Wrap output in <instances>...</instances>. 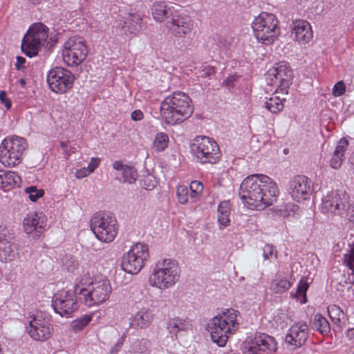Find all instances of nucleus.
<instances>
[{"label": "nucleus", "mask_w": 354, "mask_h": 354, "mask_svg": "<svg viewBox=\"0 0 354 354\" xmlns=\"http://www.w3.org/2000/svg\"><path fill=\"white\" fill-rule=\"evenodd\" d=\"M214 41L218 47L222 50H228L232 46V39L225 36L217 35Z\"/></svg>", "instance_id": "nucleus-42"}, {"label": "nucleus", "mask_w": 354, "mask_h": 354, "mask_svg": "<svg viewBox=\"0 0 354 354\" xmlns=\"http://www.w3.org/2000/svg\"><path fill=\"white\" fill-rule=\"evenodd\" d=\"M28 322L27 331L32 339L44 342L51 337L53 326L50 319L42 312L38 311L29 315Z\"/></svg>", "instance_id": "nucleus-13"}, {"label": "nucleus", "mask_w": 354, "mask_h": 354, "mask_svg": "<svg viewBox=\"0 0 354 354\" xmlns=\"http://www.w3.org/2000/svg\"><path fill=\"white\" fill-rule=\"evenodd\" d=\"M346 336L349 341L354 342V327L347 330Z\"/></svg>", "instance_id": "nucleus-56"}, {"label": "nucleus", "mask_w": 354, "mask_h": 354, "mask_svg": "<svg viewBox=\"0 0 354 354\" xmlns=\"http://www.w3.org/2000/svg\"><path fill=\"white\" fill-rule=\"evenodd\" d=\"M190 152L201 164H215L221 157L216 142L207 136H197L190 144Z\"/></svg>", "instance_id": "nucleus-6"}, {"label": "nucleus", "mask_w": 354, "mask_h": 354, "mask_svg": "<svg viewBox=\"0 0 354 354\" xmlns=\"http://www.w3.org/2000/svg\"><path fill=\"white\" fill-rule=\"evenodd\" d=\"M48 37V28L42 23L32 24L24 35L21 41V50L28 57L37 55L40 48L44 45Z\"/></svg>", "instance_id": "nucleus-9"}, {"label": "nucleus", "mask_w": 354, "mask_h": 354, "mask_svg": "<svg viewBox=\"0 0 354 354\" xmlns=\"http://www.w3.org/2000/svg\"><path fill=\"white\" fill-rule=\"evenodd\" d=\"M292 71L286 62H279L270 68L266 73V80L270 84H276L281 94H288L292 82Z\"/></svg>", "instance_id": "nucleus-17"}, {"label": "nucleus", "mask_w": 354, "mask_h": 354, "mask_svg": "<svg viewBox=\"0 0 354 354\" xmlns=\"http://www.w3.org/2000/svg\"><path fill=\"white\" fill-rule=\"evenodd\" d=\"M117 221L107 214H95L91 219V228L101 241L109 243L117 234Z\"/></svg>", "instance_id": "nucleus-12"}, {"label": "nucleus", "mask_w": 354, "mask_h": 354, "mask_svg": "<svg viewBox=\"0 0 354 354\" xmlns=\"http://www.w3.org/2000/svg\"><path fill=\"white\" fill-rule=\"evenodd\" d=\"M344 217H346L348 221L352 224L354 227V205H351L349 208L346 210Z\"/></svg>", "instance_id": "nucleus-50"}, {"label": "nucleus", "mask_w": 354, "mask_h": 354, "mask_svg": "<svg viewBox=\"0 0 354 354\" xmlns=\"http://www.w3.org/2000/svg\"><path fill=\"white\" fill-rule=\"evenodd\" d=\"M328 315L335 323L340 322L344 317L343 310L337 306L333 305L328 308Z\"/></svg>", "instance_id": "nucleus-40"}, {"label": "nucleus", "mask_w": 354, "mask_h": 354, "mask_svg": "<svg viewBox=\"0 0 354 354\" xmlns=\"http://www.w3.org/2000/svg\"><path fill=\"white\" fill-rule=\"evenodd\" d=\"M252 28L256 39L266 45L272 44L280 35L277 18L266 12H261L254 18Z\"/></svg>", "instance_id": "nucleus-5"}, {"label": "nucleus", "mask_w": 354, "mask_h": 354, "mask_svg": "<svg viewBox=\"0 0 354 354\" xmlns=\"http://www.w3.org/2000/svg\"><path fill=\"white\" fill-rule=\"evenodd\" d=\"M87 53V47L82 38L71 37L64 44L63 60L68 66H77L86 59Z\"/></svg>", "instance_id": "nucleus-14"}, {"label": "nucleus", "mask_w": 354, "mask_h": 354, "mask_svg": "<svg viewBox=\"0 0 354 354\" xmlns=\"http://www.w3.org/2000/svg\"><path fill=\"white\" fill-rule=\"evenodd\" d=\"M348 141L345 138H342L338 142L330 161V167L333 169H337L341 167L342 164V157L348 149Z\"/></svg>", "instance_id": "nucleus-30"}, {"label": "nucleus", "mask_w": 354, "mask_h": 354, "mask_svg": "<svg viewBox=\"0 0 354 354\" xmlns=\"http://www.w3.org/2000/svg\"><path fill=\"white\" fill-rule=\"evenodd\" d=\"M281 93L279 88H277L274 93L266 99L265 101V107L272 113H277L281 111L284 107V99L280 98L277 94Z\"/></svg>", "instance_id": "nucleus-33"}, {"label": "nucleus", "mask_w": 354, "mask_h": 354, "mask_svg": "<svg viewBox=\"0 0 354 354\" xmlns=\"http://www.w3.org/2000/svg\"><path fill=\"white\" fill-rule=\"evenodd\" d=\"M74 75L68 69L63 67H54L47 75V82L52 91L56 93H65L73 85Z\"/></svg>", "instance_id": "nucleus-15"}, {"label": "nucleus", "mask_w": 354, "mask_h": 354, "mask_svg": "<svg viewBox=\"0 0 354 354\" xmlns=\"http://www.w3.org/2000/svg\"><path fill=\"white\" fill-rule=\"evenodd\" d=\"M190 326L189 321L187 319L174 317L167 322L169 332L173 335H176L180 331L187 330Z\"/></svg>", "instance_id": "nucleus-34"}, {"label": "nucleus", "mask_w": 354, "mask_h": 354, "mask_svg": "<svg viewBox=\"0 0 354 354\" xmlns=\"http://www.w3.org/2000/svg\"><path fill=\"white\" fill-rule=\"evenodd\" d=\"M27 143L21 137H8L0 145V162L6 167H14L20 163L26 149Z\"/></svg>", "instance_id": "nucleus-7"}, {"label": "nucleus", "mask_w": 354, "mask_h": 354, "mask_svg": "<svg viewBox=\"0 0 354 354\" xmlns=\"http://www.w3.org/2000/svg\"><path fill=\"white\" fill-rule=\"evenodd\" d=\"M26 59L21 56L17 57V62L15 64V68L18 71H24L26 68L25 66Z\"/></svg>", "instance_id": "nucleus-51"}, {"label": "nucleus", "mask_w": 354, "mask_h": 354, "mask_svg": "<svg viewBox=\"0 0 354 354\" xmlns=\"http://www.w3.org/2000/svg\"><path fill=\"white\" fill-rule=\"evenodd\" d=\"M93 283L94 282L92 281V279L88 273L84 274L79 279L78 283L75 285L74 290L76 294H77V287H79L80 289L82 288H86L91 286Z\"/></svg>", "instance_id": "nucleus-45"}, {"label": "nucleus", "mask_w": 354, "mask_h": 354, "mask_svg": "<svg viewBox=\"0 0 354 354\" xmlns=\"http://www.w3.org/2000/svg\"><path fill=\"white\" fill-rule=\"evenodd\" d=\"M313 327L322 335H326L330 331V326L328 320L320 314L315 315Z\"/></svg>", "instance_id": "nucleus-36"}, {"label": "nucleus", "mask_w": 354, "mask_h": 354, "mask_svg": "<svg viewBox=\"0 0 354 354\" xmlns=\"http://www.w3.org/2000/svg\"><path fill=\"white\" fill-rule=\"evenodd\" d=\"M200 77L203 78L211 77L215 74V68L212 66H205L203 69L200 71Z\"/></svg>", "instance_id": "nucleus-49"}, {"label": "nucleus", "mask_w": 354, "mask_h": 354, "mask_svg": "<svg viewBox=\"0 0 354 354\" xmlns=\"http://www.w3.org/2000/svg\"><path fill=\"white\" fill-rule=\"evenodd\" d=\"M263 256L265 260L272 261L277 259V252L273 245L266 244L263 248Z\"/></svg>", "instance_id": "nucleus-44"}, {"label": "nucleus", "mask_w": 354, "mask_h": 354, "mask_svg": "<svg viewBox=\"0 0 354 354\" xmlns=\"http://www.w3.org/2000/svg\"><path fill=\"white\" fill-rule=\"evenodd\" d=\"M78 295L75 290H60L52 299V306L55 312L62 317H70L78 308Z\"/></svg>", "instance_id": "nucleus-16"}, {"label": "nucleus", "mask_w": 354, "mask_h": 354, "mask_svg": "<svg viewBox=\"0 0 354 354\" xmlns=\"http://www.w3.org/2000/svg\"><path fill=\"white\" fill-rule=\"evenodd\" d=\"M230 213L231 207L229 201H223L219 203L218 207V222L220 225V229L230 225Z\"/></svg>", "instance_id": "nucleus-32"}, {"label": "nucleus", "mask_w": 354, "mask_h": 354, "mask_svg": "<svg viewBox=\"0 0 354 354\" xmlns=\"http://www.w3.org/2000/svg\"><path fill=\"white\" fill-rule=\"evenodd\" d=\"M308 288V283L306 281L301 280L297 288V291L295 297L300 299L301 304H305L307 301L306 291Z\"/></svg>", "instance_id": "nucleus-39"}, {"label": "nucleus", "mask_w": 354, "mask_h": 354, "mask_svg": "<svg viewBox=\"0 0 354 354\" xmlns=\"http://www.w3.org/2000/svg\"><path fill=\"white\" fill-rule=\"evenodd\" d=\"M111 287L107 280L95 281L86 288L77 287L78 300L88 307L97 306L109 299Z\"/></svg>", "instance_id": "nucleus-8"}, {"label": "nucleus", "mask_w": 354, "mask_h": 354, "mask_svg": "<svg viewBox=\"0 0 354 354\" xmlns=\"http://www.w3.org/2000/svg\"><path fill=\"white\" fill-rule=\"evenodd\" d=\"M169 137L163 132L158 133L154 138L153 143V149L156 152L163 151L168 146Z\"/></svg>", "instance_id": "nucleus-37"}, {"label": "nucleus", "mask_w": 354, "mask_h": 354, "mask_svg": "<svg viewBox=\"0 0 354 354\" xmlns=\"http://www.w3.org/2000/svg\"><path fill=\"white\" fill-rule=\"evenodd\" d=\"M113 167L122 174V179H118L120 182L129 184L136 182L138 178V174L133 167L124 165L122 162L117 160L113 162Z\"/></svg>", "instance_id": "nucleus-28"}, {"label": "nucleus", "mask_w": 354, "mask_h": 354, "mask_svg": "<svg viewBox=\"0 0 354 354\" xmlns=\"http://www.w3.org/2000/svg\"><path fill=\"white\" fill-rule=\"evenodd\" d=\"M188 189H189V192L192 194L191 198L198 201L203 190V183L198 180H194L190 183Z\"/></svg>", "instance_id": "nucleus-41"}, {"label": "nucleus", "mask_w": 354, "mask_h": 354, "mask_svg": "<svg viewBox=\"0 0 354 354\" xmlns=\"http://www.w3.org/2000/svg\"><path fill=\"white\" fill-rule=\"evenodd\" d=\"M90 174L87 168H82L76 171L75 176L77 178L80 179L87 176Z\"/></svg>", "instance_id": "nucleus-54"}, {"label": "nucleus", "mask_w": 354, "mask_h": 354, "mask_svg": "<svg viewBox=\"0 0 354 354\" xmlns=\"http://www.w3.org/2000/svg\"><path fill=\"white\" fill-rule=\"evenodd\" d=\"M239 195L248 209L263 210L277 201L279 189L276 183L269 176L257 174L243 179Z\"/></svg>", "instance_id": "nucleus-1"}, {"label": "nucleus", "mask_w": 354, "mask_h": 354, "mask_svg": "<svg viewBox=\"0 0 354 354\" xmlns=\"http://www.w3.org/2000/svg\"><path fill=\"white\" fill-rule=\"evenodd\" d=\"M68 142H61L60 145L62 148H65L67 147Z\"/></svg>", "instance_id": "nucleus-59"}, {"label": "nucleus", "mask_w": 354, "mask_h": 354, "mask_svg": "<svg viewBox=\"0 0 354 354\" xmlns=\"http://www.w3.org/2000/svg\"><path fill=\"white\" fill-rule=\"evenodd\" d=\"M182 7L176 3H167L165 1H156L153 3L151 10L153 19L162 22L167 18H173L176 13L179 12Z\"/></svg>", "instance_id": "nucleus-22"}, {"label": "nucleus", "mask_w": 354, "mask_h": 354, "mask_svg": "<svg viewBox=\"0 0 354 354\" xmlns=\"http://www.w3.org/2000/svg\"><path fill=\"white\" fill-rule=\"evenodd\" d=\"M308 337V327L306 322L295 323L288 329L286 335V342L292 348H297L303 346Z\"/></svg>", "instance_id": "nucleus-21"}, {"label": "nucleus", "mask_w": 354, "mask_h": 354, "mask_svg": "<svg viewBox=\"0 0 354 354\" xmlns=\"http://www.w3.org/2000/svg\"><path fill=\"white\" fill-rule=\"evenodd\" d=\"M239 312L234 309H227L219 316L213 317L208 328L212 341L219 346L226 344L229 335L234 333L239 328L236 317Z\"/></svg>", "instance_id": "nucleus-4"}, {"label": "nucleus", "mask_w": 354, "mask_h": 354, "mask_svg": "<svg viewBox=\"0 0 354 354\" xmlns=\"http://www.w3.org/2000/svg\"><path fill=\"white\" fill-rule=\"evenodd\" d=\"M350 197L344 191H331L322 198L321 205L324 214L337 215L344 217L350 207Z\"/></svg>", "instance_id": "nucleus-11"}, {"label": "nucleus", "mask_w": 354, "mask_h": 354, "mask_svg": "<svg viewBox=\"0 0 354 354\" xmlns=\"http://www.w3.org/2000/svg\"><path fill=\"white\" fill-rule=\"evenodd\" d=\"M19 84H21V86L22 87H24V86H25V85H26V80H25L24 79H23V78L20 79V80H19Z\"/></svg>", "instance_id": "nucleus-58"}, {"label": "nucleus", "mask_w": 354, "mask_h": 354, "mask_svg": "<svg viewBox=\"0 0 354 354\" xmlns=\"http://www.w3.org/2000/svg\"><path fill=\"white\" fill-rule=\"evenodd\" d=\"M149 257L147 245L137 243L124 253L122 258L121 267L129 274H138L144 267Z\"/></svg>", "instance_id": "nucleus-10"}, {"label": "nucleus", "mask_w": 354, "mask_h": 354, "mask_svg": "<svg viewBox=\"0 0 354 354\" xmlns=\"http://www.w3.org/2000/svg\"><path fill=\"white\" fill-rule=\"evenodd\" d=\"M0 100L1 103L5 105L7 109H9L11 107V101L7 98L6 91H0Z\"/></svg>", "instance_id": "nucleus-52"}, {"label": "nucleus", "mask_w": 354, "mask_h": 354, "mask_svg": "<svg viewBox=\"0 0 354 354\" xmlns=\"http://www.w3.org/2000/svg\"><path fill=\"white\" fill-rule=\"evenodd\" d=\"M291 35L300 44L308 43L313 38V31L310 24L305 20L293 21Z\"/></svg>", "instance_id": "nucleus-24"}, {"label": "nucleus", "mask_w": 354, "mask_h": 354, "mask_svg": "<svg viewBox=\"0 0 354 354\" xmlns=\"http://www.w3.org/2000/svg\"><path fill=\"white\" fill-rule=\"evenodd\" d=\"M352 354H354V352Z\"/></svg>", "instance_id": "nucleus-60"}, {"label": "nucleus", "mask_w": 354, "mask_h": 354, "mask_svg": "<svg viewBox=\"0 0 354 354\" xmlns=\"http://www.w3.org/2000/svg\"><path fill=\"white\" fill-rule=\"evenodd\" d=\"M91 320V315H84L83 317L76 319L72 322V328L75 330H82Z\"/></svg>", "instance_id": "nucleus-43"}, {"label": "nucleus", "mask_w": 354, "mask_h": 354, "mask_svg": "<svg viewBox=\"0 0 354 354\" xmlns=\"http://www.w3.org/2000/svg\"><path fill=\"white\" fill-rule=\"evenodd\" d=\"M100 160L98 158H92L87 169L90 173L94 171V170L99 166Z\"/></svg>", "instance_id": "nucleus-53"}, {"label": "nucleus", "mask_w": 354, "mask_h": 354, "mask_svg": "<svg viewBox=\"0 0 354 354\" xmlns=\"http://www.w3.org/2000/svg\"><path fill=\"white\" fill-rule=\"evenodd\" d=\"M23 226L27 234L39 237L46 230V218L42 212H30L23 220Z\"/></svg>", "instance_id": "nucleus-20"}, {"label": "nucleus", "mask_w": 354, "mask_h": 354, "mask_svg": "<svg viewBox=\"0 0 354 354\" xmlns=\"http://www.w3.org/2000/svg\"><path fill=\"white\" fill-rule=\"evenodd\" d=\"M156 185L152 183L151 185H147L146 184V180H145V183H144V187L146 189H152L155 187Z\"/></svg>", "instance_id": "nucleus-57"}, {"label": "nucleus", "mask_w": 354, "mask_h": 354, "mask_svg": "<svg viewBox=\"0 0 354 354\" xmlns=\"http://www.w3.org/2000/svg\"><path fill=\"white\" fill-rule=\"evenodd\" d=\"M193 23L189 16L175 14L171 21L170 29L176 37H183L191 34Z\"/></svg>", "instance_id": "nucleus-23"}, {"label": "nucleus", "mask_w": 354, "mask_h": 354, "mask_svg": "<svg viewBox=\"0 0 354 354\" xmlns=\"http://www.w3.org/2000/svg\"><path fill=\"white\" fill-rule=\"evenodd\" d=\"M344 260L346 265L352 271L348 279L351 283L354 284V243L351 245L349 252L344 254Z\"/></svg>", "instance_id": "nucleus-38"}, {"label": "nucleus", "mask_w": 354, "mask_h": 354, "mask_svg": "<svg viewBox=\"0 0 354 354\" xmlns=\"http://www.w3.org/2000/svg\"><path fill=\"white\" fill-rule=\"evenodd\" d=\"M20 182L21 178L15 172L0 170V188L9 189Z\"/></svg>", "instance_id": "nucleus-31"}, {"label": "nucleus", "mask_w": 354, "mask_h": 354, "mask_svg": "<svg viewBox=\"0 0 354 354\" xmlns=\"http://www.w3.org/2000/svg\"><path fill=\"white\" fill-rule=\"evenodd\" d=\"M26 192L29 194L30 201L35 202L37 199L41 198L44 194L43 189H37L35 187L31 186L26 189Z\"/></svg>", "instance_id": "nucleus-46"}, {"label": "nucleus", "mask_w": 354, "mask_h": 354, "mask_svg": "<svg viewBox=\"0 0 354 354\" xmlns=\"http://www.w3.org/2000/svg\"><path fill=\"white\" fill-rule=\"evenodd\" d=\"M293 281L289 279L285 274L278 272L272 279L269 288L274 294H282L288 291L292 286Z\"/></svg>", "instance_id": "nucleus-26"}, {"label": "nucleus", "mask_w": 354, "mask_h": 354, "mask_svg": "<svg viewBox=\"0 0 354 354\" xmlns=\"http://www.w3.org/2000/svg\"><path fill=\"white\" fill-rule=\"evenodd\" d=\"M189 97L183 92H174L160 104V113L165 122L174 125L185 121L193 113Z\"/></svg>", "instance_id": "nucleus-2"}, {"label": "nucleus", "mask_w": 354, "mask_h": 354, "mask_svg": "<svg viewBox=\"0 0 354 354\" xmlns=\"http://www.w3.org/2000/svg\"><path fill=\"white\" fill-rule=\"evenodd\" d=\"M17 245L5 238L0 233V261L2 262L11 261L18 257Z\"/></svg>", "instance_id": "nucleus-25"}, {"label": "nucleus", "mask_w": 354, "mask_h": 354, "mask_svg": "<svg viewBox=\"0 0 354 354\" xmlns=\"http://www.w3.org/2000/svg\"><path fill=\"white\" fill-rule=\"evenodd\" d=\"M123 29L129 34H136L142 28V15L138 12L129 13L124 21Z\"/></svg>", "instance_id": "nucleus-29"}, {"label": "nucleus", "mask_w": 354, "mask_h": 354, "mask_svg": "<svg viewBox=\"0 0 354 354\" xmlns=\"http://www.w3.org/2000/svg\"><path fill=\"white\" fill-rule=\"evenodd\" d=\"M180 270L171 259H160L154 265L149 278V285L160 290L173 287L179 280Z\"/></svg>", "instance_id": "nucleus-3"}, {"label": "nucleus", "mask_w": 354, "mask_h": 354, "mask_svg": "<svg viewBox=\"0 0 354 354\" xmlns=\"http://www.w3.org/2000/svg\"><path fill=\"white\" fill-rule=\"evenodd\" d=\"M176 195L178 202L181 205H187L195 203L197 202L196 199H192V194L189 192V189L185 185H178L176 187Z\"/></svg>", "instance_id": "nucleus-35"}, {"label": "nucleus", "mask_w": 354, "mask_h": 354, "mask_svg": "<svg viewBox=\"0 0 354 354\" xmlns=\"http://www.w3.org/2000/svg\"><path fill=\"white\" fill-rule=\"evenodd\" d=\"M244 348L247 354H274L277 351L278 344L274 337L259 333L245 342Z\"/></svg>", "instance_id": "nucleus-18"}, {"label": "nucleus", "mask_w": 354, "mask_h": 354, "mask_svg": "<svg viewBox=\"0 0 354 354\" xmlns=\"http://www.w3.org/2000/svg\"><path fill=\"white\" fill-rule=\"evenodd\" d=\"M346 92V86L343 81H339L337 83H336L333 89H332V94L335 97H339L344 94Z\"/></svg>", "instance_id": "nucleus-47"}, {"label": "nucleus", "mask_w": 354, "mask_h": 354, "mask_svg": "<svg viewBox=\"0 0 354 354\" xmlns=\"http://www.w3.org/2000/svg\"><path fill=\"white\" fill-rule=\"evenodd\" d=\"M153 319L152 311L149 308H143L133 316L130 326L134 328H145L150 325Z\"/></svg>", "instance_id": "nucleus-27"}, {"label": "nucleus", "mask_w": 354, "mask_h": 354, "mask_svg": "<svg viewBox=\"0 0 354 354\" xmlns=\"http://www.w3.org/2000/svg\"><path fill=\"white\" fill-rule=\"evenodd\" d=\"M131 118L134 121H139L143 118V113L140 110H135L131 113Z\"/></svg>", "instance_id": "nucleus-55"}, {"label": "nucleus", "mask_w": 354, "mask_h": 354, "mask_svg": "<svg viewBox=\"0 0 354 354\" xmlns=\"http://www.w3.org/2000/svg\"><path fill=\"white\" fill-rule=\"evenodd\" d=\"M288 192L295 201H306L313 192L312 181L304 175L295 176L288 183Z\"/></svg>", "instance_id": "nucleus-19"}, {"label": "nucleus", "mask_w": 354, "mask_h": 354, "mask_svg": "<svg viewBox=\"0 0 354 354\" xmlns=\"http://www.w3.org/2000/svg\"><path fill=\"white\" fill-rule=\"evenodd\" d=\"M239 77L236 75H230L223 82V85L226 86L229 91H232V89L235 86V83L238 81Z\"/></svg>", "instance_id": "nucleus-48"}]
</instances>
